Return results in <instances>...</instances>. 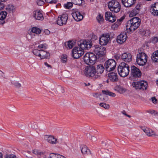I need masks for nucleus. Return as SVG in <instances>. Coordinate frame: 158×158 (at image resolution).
Masks as SVG:
<instances>
[{
	"instance_id": "obj_1",
	"label": "nucleus",
	"mask_w": 158,
	"mask_h": 158,
	"mask_svg": "<svg viewBox=\"0 0 158 158\" xmlns=\"http://www.w3.org/2000/svg\"><path fill=\"white\" fill-rule=\"evenodd\" d=\"M78 47H75L72 50V56L75 59H78L84 54L85 49L90 48L92 44L89 41L81 40L78 43Z\"/></svg>"
},
{
	"instance_id": "obj_2",
	"label": "nucleus",
	"mask_w": 158,
	"mask_h": 158,
	"mask_svg": "<svg viewBox=\"0 0 158 158\" xmlns=\"http://www.w3.org/2000/svg\"><path fill=\"white\" fill-rule=\"evenodd\" d=\"M118 71L119 75L121 77H124L128 75L130 72V67L127 64L122 62L118 66Z\"/></svg>"
},
{
	"instance_id": "obj_3",
	"label": "nucleus",
	"mask_w": 158,
	"mask_h": 158,
	"mask_svg": "<svg viewBox=\"0 0 158 158\" xmlns=\"http://www.w3.org/2000/svg\"><path fill=\"white\" fill-rule=\"evenodd\" d=\"M84 73L85 75L88 77H94L95 79L100 78V75L96 74V69L93 65L86 67L84 70Z\"/></svg>"
},
{
	"instance_id": "obj_4",
	"label": "nucleus",
	"mask_w": 158,
	"mask_h": 158,
	"mask_svg": "<svg viewBox=\"0 0 158 158\" xmlns=\"http://www.w3.org/2000/svg\"><path fill=\"white\" fill-rule=\"evenodd\" d=\"M97 60L96 56L93 53H87L84 56V60L87 64H93Z\"/></svg>"
},
{
	"instance_id": "obj_5",
	"label": "nucleus",
	"mask_w": 158,
	"mask_h": 158,
	"mask_svg": "<svg viewBox=\"0 0 158 158\" xmlns=\"http://www.w3.org/2000/svg\"><path fill=\"white\" fill-rule=\"evenodd\" d=\"M108 7L110 10L113 12L117 13L121 9V6L119 3L116 1H111L108 3Z\"/></svg>"
},
{
	"instance_id": "obj_6",
	"label": "nucleus",
	"mask_w": 158,
	"mask_h": 158,
	"mask_svg": "<svg viewBox=\"0 0 158 158\" xmlns=\"http://www.w3.org/2000/svg\"><path fill=\"white\" fill-rule=\"evenodd\" d=\"M131 85L137 90H143L147 89L148 83L147 82L142 81L133 82Z\"/></svg>"
},
{
	"instance_id": "obj_7",
	"label": "nucleus",
	"mask_w": 158,
	"mask_h": 158,
	"mask_svg": "<svg viewBox=\"0 0 158 158\" xmlns=\"http://www.w3.org/2000/svg\"><path fill=\"white\" fill-rule=\"evenodd\" d=\"M147 55L145 53L141 52L137 54L136 61L138 65L143 66L147 62Z\"/></svg>"
},
{
	"instance_id": "obj_8",
	"label": "nucleus",
	"mask_w": 158,
	"mask_h": 158,
	"mask_svg": "<svg viewBox=\"0 0 158 158\" xmlns=\"http://www.w3.org/2000/svg\"><path fill=\"white\" fill-rule=\"evenodd\" d=\"M104 65L106 70L110 72L114 69L116 66V62L113 59H109L106 61Z\"/></svg>"
},
{
	"instance_id": "obj_9",
	"label": "nucleus",
	"mask_w": 158,
	"mask_h": 158,
	"mask_svg": "<svg viewBox=\"0 0 158 158\" xmlns=\"http://www.w3.org/2000/svg\"><path fill=\"white\" fill-rule=\"evenodd\" d=\"M110 40V35L109 34H103L99 39V43L101 45H105Z\"/></svg>"
},
{
	"instance_id": "obj_10",
	"label": "nucleus",
	"mask_w": 158,
	"mask_h": 158,
	"mask_svg": "<svg viewBox=\"0 0 158 158\" xmlns=\"http://www.w3.org/2000/svg\"><path fill=\"white\" fill-rule=\"evenodd\" d=\"M106 48L101 45L99 46L98 45H96L94 46V51L97 55L103 56L105 53Z\"/></svg>"
},
{
	"instance_id": "obj_11",
	"label": "nucleus",
	"mask_w": 158,
	"mask_h": 158,
	"mask_svg": "<svg viewBox=\"0 0 158 158\" xmlns=\"http://www.w3.org/2000/svg\"><path fill=\"white\" fill-rule=\"evenodd\" d=\"M68 18L67 14H63L58 17L57 20V24L60 26L65 25L66 24Z\"/></svg>"
},
{
	"instance_id": "obj_12",
	"label": "nucleus",
	"mask_w": 158,
	"mask_h": 158,
	"mask_svg": "<svg viewBox=\"0 0 158 158\" xmlns=\"http://www.w3.org/2000/svg\"><path fill=\"white\" fill-rule=\"evenodd\" d=\"M131 76L135 78H139L141 76L140 70L135 66H131Z\"/></svg>"
},
{
	"instance_id": "obj_13",
	"label": "nucleus",
	"mask_w": 158,
	"mask_h": 158,
	"mask_svg": "<svg viewBox=\"0 0 158 158\" xmlns=\"http://www.w3.org/2000/svg\"><path fill=\"white\" fill-rule=\"evenodd\" d=\"M139 26L138 23L134 24L131 23V21L127 22L126 27V29L129 32H133L137 29Z\"/></svg>"
},
{
	"instance_id": "obj_14",
	"label": "nucleus",
	"mask_w": 158,
	"mask_h": 158,
	"mask_svg": "<svg viewBox=\"0 0 158 158\" xmlns=\"http://www.w3.org/2000/svg\"><path fill=\"white\" fill-rule=\"evenodd\" d=\"M121 59L124 61L130 62L132 60V58L131 54L127 52L124 53L122 54Z\"/></svg>"
},
{
	"instance_id": "obj_15",
	"label": "nucleus",
	"mask_w": 158,
	"mask_h": 158,
	"mask_svg": "<svg viewBox=\"0 0 158 158\" xmlns=\"http://www.w3.org/2000/svg\"><path fill=\"white\" fill-rule=\"evenodd\" d=\"M127 37V35L125 32L121 33L117 36V41L119 44H122L126 41Z\"/></svg>"
},
{
	"instance_id": "obj_16",
	"label": "nucleus",
	"mask_w": 158,
	"mask_h": 158,
	"mask_svg": "<svg viewBox=\"0 0 158 158\" xmlns=\"http://www.w3.org/2000/svg\"><path fill=\"white\" fill-rule=\"evenodd\" d=\"M150 11L153 15L158 16V2H155L152 5Z\"/></svg>"
},
{
	"instance_id": "obj_17",
	"label": "nucleus",
	"mask_w": 158,
	"mask_h": 158,
	"mask_svg": "<svg viewBox=\"0 0 158 158\" xmlns=\"http://www.w3.org/2000/svg\"><path fill=\"white\" fill-rule=\"evenodd\" d=\"M140 128L142 130L146 133V135L148 136H158L156 135L154 132L152 130L149 129L148 128L145 127H140Z\"/></svg>"
},
{
	"instance_id": "obj_18",
	"label": "nucleus",
	"mask_w": 158,
	"mask_h": 158,
	"mask_svg": "<svg viewBox=\"0 0 158 158\" xmlns=\"http://www.w3.org/2000/svg\"><path fill=\"white\" fill-rule=\"evenodd\" d=\"M44 139L48 143L51 144H56L58 143L57 139L51 135L45 136Z\"/></svg>"
},
{
	"instance_id": "obj_19",
	"label": "nucleus",
	"mask_w": 158,
	"mask_h": 158,
	"mask_svg": "<svg viewBox=\"0 0 158 158\" xmlns=\"http://www.w3.org/2000/svg\"><path fill=\"white\" fill-rule=\"evenodd\" d=\"M72 15L77 21H79L81 20L83 18V16L77 10H76L72 13Z\"/></svg>"
},
{
	"instance_id": "obj_20",
	"label": "nucleus",
	"mask_w": 158,
	"mask_h": 158,
	"mask_svg": "<svg viewBox=\"0 0 158 158\" xmlns=\"http://www.w3.org/2000/svg\"><path fill=\"white\" fill-rule=\"evenodd\" d=\"M105 18L107 19L111 23L114 22L116 19V17L115 15H112L111 12L110 11H107L105 13Z\"/></svg>"
},
{
	"instance_id": "obj_21",
	"label": "nucleus",
	"mask_w": 158,
	"mask_h": 158,
	"mask_svg": "<svg viewBox=\"0 0 158 158\" xmlns=\"http://www.w3.org/2000/svg\"><path fill=\"white\" fill-rule=\"evenodd\" d=\"M108 75L110 81L113 82L118 81V78L117 73L114 72L110 73H108Z\"/></svg>"
},
{
	"instance_id": "obj_22",
	"label": "nucleus",
	"mask_w": 158,
	"mask_h": 158,
	"mask_svg": "<svg viewBox=\"0 0 158 158\" xmlns=\"http://www.w3.org/2000/svg\"><path fill=\"white\" fill-rule=\"evenodd\" d=\"M140 4H138L131 11L129 15L131 17L134 16L138 14L140 10Z\"/></svg>"
},
{
	"instance_id": "obj_23",
	"label": "nucleus",
	"mask_w": 158,
	"mask_h": 158,
	"mask_svg": "<svg viewBox=\"0 0 158 158\" xmlns=\"http://www.w3.org/2000/svg\"><path fill=\"white\" fill-rule=\"evenodd\" d=\"M136 0H122V3L126 7H131L135 3Z\"/></svg>"
},
{
	"instance_id": "obj_24",
	"label": "nucleus",
	"mask_w": 158,
	"mask_h": 158,
	"mask_svg": "<svg viewBox=\"0 0 158 158\" xmlns=\"http://www.w3.org/2000/svg\"><path fill=\"white\" fill-rule=\"evenodd\" d=\"M34 17L37 20H43L44 18L43 14L40 10H37L34 12Z\"/></svg>"
},
{
	"instance_id": "obj_25",
	"label": "nucleus",
	"mask_w": 158,
	"mask_h": 158,
	"mask_svg": "<svg viewBox=\"0 0 158 158\" xmlns=\"http://www.w3.org/2000/svg\"><path fill=\"white\" fill-rule=\"evenodd\" d=\"M50 56V54L48 52L44 51L42 49L41 50L40 57L41 59L49 58Z\"/></svg>"
},
{
	"instance_id": "obj_26",
	"label": "nucleus",
	"mask_w": 158,
	"mask_h": 158,
	"mask_svg": "<svg viewBox=\"0 0 158 158\" xmlns=\"http://www.w3.org/2000/svg\"><path fill=\"white\" fill-rule=\"evenodd\" d=\"M81 151L83 154H86L90 156H91L90 150L88 149L87 147L85 145H83L81 146Z\"/></svg>"
},
{
	"instance_id": "obj_27",
	"label": "nucleus",
	"mask_w": 158,
	"mask_h": 158,
	"mask_svg": "<svg viewBox=\"0 0 158 158\" xmlns=\"http://www.w3.org/2000/svg\"><path fill=\"white\" fill-rule=\"evenodd\" d=\"M96 68V73L98 75L102 73L105 69L104 67L102 64L97 65Z\"/></svg>"
},
{
	"instance_id": "obj_28",
	"label": "nucleus",
	"mask_w": 158,
	"mask_h": 158,
	"mask_svg": "<svg viewBox=\"0 0 158 158\" xmlns=\"http://www.w3.org/2000/svg\"><path fill=\"white\" fill-rule=\"evenodd\" d=\"M7 13L5 11H2L0 13V20H2L0 22V23L3 24L5 23V21H3L6 18Z\"/></svg>"
},
{
	"instance_id": "obj_29",
	"label": "nucleus",
	"mask_w": 158,
	"mask_h": 158,
	"mask_svg": "<svg viewBox=\"0 0 158 158\" xmlns=\"http://www.w3.org/2000/svg\"><path fill=\"white\" fill-rule=\"evenodd\" d=\"M141 21L140 19L138 17H135L128 20V21H131V23L134 24L138 23V25H140Z\"/></svg>"
},
{
	"instance_id": "obj_30",
	"label": "nucleus",
	"mask_w": 158,
	"mask_h": 158,
	"mask_svg": "<svg viewBox=\"0 0 158 158\" xmlns=\"http://www.w3.org/2000/svg\"><path fill=\"white\" fill-rule=\"evenodd\" d=\"M115 90L121 94H122L126 91V89L125 88L120 86L115 87Z\"/></svg>"
},
{
	"instance_id": "obj_31",
	"label": "nucleus",
	"mask_w": 158,
	"mask_h": 158,
	"mask_svg": "<svg viewBox=\"0 0 158 158\" xmlns=\"http://www.w3.org/2000/svg\"><path fill=\"white\" fill-rule=\"evenodd\" d=\"M152 59L155 62H158V51L153 53L152 56Z\"/></svg>"
},
{
	"instance_id": "obj_32",
	"label": "nucleus",
	"mask_w": 158,
	"mask_h": 158,
	"mask_svg": "<svg viewBox=\"0 0 158 158\" xmlns=\"http://www.w3.org/2000/svg\"><path fill=\"white\" fill-rule=\"evenodd\" d=\"M6 10L9 13H13L15 11V8L13 5L10 4L7 6Z\"/></svg>"
},
{
	"instance_id": "obj_33",
	"label": "nucleus",
	"mask_w": 158,
	"mask_h": 158,
	"mask_svg": "<svg viewBox=\"0 0 158 158\" xmlns=\"http://www.w3.org/2000/svg\"><path fill=\"white\" fill-rule=\"evenodd\" d=\"M32 153L35 155L42 156L43 157L44 156L45 152L44 151L41 152L37 149H34L32 151Z\"/></svg>"
},
{
	"instance_id": "obj_34",
	"label": "nucleus",
	"mask_w": 158,
	"mask_h": 158,
	"mask_svg": "<svg viewBox=\"0 0 158 158\" xmlns=\"http://www.w3.org/2000/svg\"><path fill=\"white\" fill-rule=\"evenodd\" d=\"M102 92L103 94L108 95L113 97H114L116 96L115 94L110 92L108 90H102Z\"/></svg>"
},
{
	"instance_id": "obj_35",
	"label": "nucleus",
	"mask_w": 158,
	"mask_h": 158,
	"mask_svg": "<svg viewBox=\"0 0 158 158\" xmlns=\"http://www.w3.org/2000/svg\"><path fill=\"white\" fill-rule=\"evenodd\" d=\"M31 31L34 33L36 34H39L40 33L41 31L39 28L36 27H33L32 28Z\"/></svg>"
},
{
	"instance_id": "obj_36",
	"label": "nucleus",
	"mask_w": 158,
	"mask_h": 158,
	"mask_svg": "<svg viewBox=\"0 0 158 158\" xmlns=\"http://www.w3.org/2000/svg\"><path fill=\"white\" fill-rule=\"evenodd\" d=\"M65 45L67 48H72L74 45V42L72 41H69L65 43Z\"/></svg>"
},
{
	"instance_id": "obj_37",
	"label": "nucleus",
	"mask_w": 158,
	"mask_h": 158,
	"mask_svg": "<svg viewBox=\"0 0 158 158\" xmlns=\"http://www.w3.org/2000/svg\"><path fill=\"white\" fill-rule=\"evenodd\" d=\"M67 56L65 54H63L61 57V60L62 63H65L67 61Z\"/></svg>"
},
{
	"instance_id": "obj_38",
	"label": "nucleus",
	"mask_w": 158,
	"mask_h": 158,
	"mask_svg": "<svg viewBox=\"0 0 158 158\" xmlns=\"http://www.w3.org/2000/svg\"><path fill=\"white\" fill-rule=\"evenodd\" d=\"M41 49H34L33 50L32 52L35 56H38L40 57V51Z\"/></svg>"
},
{
	"instance_id": "obj_39",
	"label": "nucleus",
	"mask_w": 158,
	"mask_h": 158,
	"mask_svg": "<svg viewBox=\"0 0 158 158\" xmlns=\"http://www.w3.org/2000/svg\"><path fill=\"white\" fill-rule=\"evenodd\" d=\"M99 105L104 108L108 109L110 108V106L109 104H106L104 102L101 103L99 104Z\"/></svg>"
},
{
	"instance_id": "obj_40",
	"label": "nucleus",
	"mask_w": 158,
	"mask_h": 158,
	"mask_svg": "<svg viewBox=\"0 0 158 158\" xmlns=\"http://www.w3.org/2000/svg\"><path fill=\"white\" fill-rule=\"evenodd\" d=\"M97 19L98 22L100 23L102 22L104 20L103 17L101 14L98 15L97 17Z\"/></svg>"
},
{
	"instance_id": "obj_41",
	"label": "nucleus",
	"mask_w": 158,
	"mask_h": 158,
	"mask_svg": "<svg viewBox=\"0 0 158 158\" xmlns=\"http://www.w3.org/2000/svg\"><path fill=\"white\" fill-rule=\"evenodd\" d=\"M73 6V4L72 2H68L67 4L64 5V7L66 9H69L71 8Z\"/></svg>"
},
{
	"instance_id": "obj_42",
	"label": "nucleus",
	"mask_w": 158,
	"mask_h": 158,
	"mask_svg": "<svg viewBox=\"0 0 158 158\" xmlns=\"http://www.w3.org/2000/svg\"><path fill=\"white\" fill-rule=\"evenodd\" d=\"M61 155L59 154L52 153L50 155V158H60Z\"/></svg>"
},
{
	"instance_id": "obj_43",
	"label": "nucleus",
	"mask_w": 158,
	"mask_h": 158,
	"mask_svg": "<svg viewBox=\"0 0 158 158\" xmlns=\"http://www.w3.org/2000/svg\"><path fill=\"white\" fill-rule=\"evenodd\" d=\"M12 83L16 88H19L21 86V84L17 81H13Z\"/></svg>"
},
{
	"instance_id": "obj_44",
	"label": "nucleus",
	"mask_w": 158,
	"mask_h": 158,
	"mask_svg": "<svg viewBox=\"0 0 158 158\" xmlns=\"http://www.w3.org/2000/svg\"><path fill=\"white\" fill-rule=\"evenodd\" d=\"M5 78L6 77L4 73L0 70V81H3Z\"/></svg>"
},
{
	"instance_id": "obj_45",
	"label": "nucleus",
	"mask_w": 158,
	"mask_h": 158,
	"mask_svg": "<svg viewBox=\"0 0 158 158\" xmlns=\"http://www.w3.org/2000/svg\"><path fill=\"white\" fill-rule=\"evenodd\" d=\"M38 48L39 49H46L47 48V45L46 44H41L38 46Z\"/></svg>"
},
{
	"instance_id": "obj_46",
	"label": "nucleus",
	"mask_w": 158,
	"mask_h": 158,
	"mask_svg": "<svg viewBox=\"0 0 158 158\" xmlns=\"http://www.w3.org/2000/svg\"><path fill=\"white\" fill-rule=\"evenodd\" d=\"M74 4L76 5H80L82 4V0H72Z\"/></svg>"
},
{
	"instance_id": "obj_47",
	"label": "nucleus",
	"mask_w": 158,
	"mask_h": 158,
	"mask_svg": "<svg viewBox=\"0 0 158 158\" xmlns=\"http://www.w3.org/2000/svg\"><path fill=\"white\" fill-rule=\"evenodd\" d=\"M116 22L111 26V28L113 30L116 29L119 26V24H117Z\"/></svg>"
},
{
	"instance_id": "obj_48",
	"label": "nucleus",
	"mask_w": 158,
	"mask_h": 158,
	"mask_svg": "<svg viewBox=\"0 0 158 158\" xmlns=\"http://www.w3.org/2000/svg\"><path fill=\"white\" fill-rule=\"evenodd\" d=\"M45 1L48 3L52 4H55L57 2L56 0H45Z\"/></svg>"
},
{
	"instance_id": "obj_49",
	"label": "nucleus",
	"mask_w": 158,
	"mask_h": 158,
	"mask_svg": "<svg viewBox=\"0 0 158 158\" xmlns=\"http://www.w3.org/2000/svg\"><path fill=\"white\" fill-rule=\"evenodd\" d=\"M108 153L107 154H105L103 155V158H110V152L108 151Z\"/></svg>"
},
{
	"instance_id": "obj_50",
	"label": "nucleus",
	"mask_w": 158,
	"mask_h": 158,
	"mask_svg": "<svg viewBox=\"0 0 158 158\" xmlns=\"http://www.w3.org/2000/svg\"><path fill=\"white\" fill-rule=\"evenodd\" d=\"M152 41L153 43H156L158 41V38L157 37H153L152 39Z\"/></svg>"
},
{
	"instance_id": "obj_51",
	"label": "nucleus",
	"mask_w": 158,
	"mask_h": 158,
	"mask_svg": "<svg viewBox=\"0 0 158 158\" xmlns=\"http://www.w3.org/2000/svg\"><path fill=\"white\" fill-rule=\"evenodd\" d=\"M37 3L38 5L41 6L44 3V2L41 0H38L37 1Z\"/></svg>"
},
{
	"instance_id": "obj_52",
	"label": "nucleus",
	"mask_w": 158,
	"mask_h": 158,
	"mask_svg": "<svg viewBox=\"0 0 158 158\" xmlns=\"http://www.w3.org/2000/svg\"><path fill=\"white\" fill-rule=\"evenodd\" d=\"M149 113L151 114H153L154 115H158V113L156 112L155 110H150L148 112Z\"/></svg>"
},
{
	"instance_id": "obj_53",
	"label": "nucleus",
	"mask_w": 158,
	"mask_h": 158,
	"mask_svg": "<svg viewBox=\"0 0 158 158\" xmlns=\"http://www.w3.org/2000/svg\"><path fill=\"white\" fill-rule=\"evenodd\" d=\"M90 139L93 142H95L97 141L96 138L94 136H92Z\"/></svg>"
},
{
	"instance_id": "obj_54",
	"label": "nucleus",
	"mask_w": 158,
	"mask_h": 158,
	"mask_svg": "<svg viewBox=\"0 0 158 158\" xmlns=\"http://www.w3.org/2000/svg\"><path fill=\"white\" fill-rule=\"evenodd\" d=\"M6 158H16V157L14 155H7Z\"/></svg>"
},
{
	"instance_id": "obj_55",
	"label": "nucleus",
	"mask_w": 158,
	"mask_h": 158,
	"mask_svg": "<svg viewBox=\"0 0 158 158\" xmlns=\"http://www.w3.org/2000/svg\"><path fill=\"white\" fill-rule=\"evenodd\" d=\"M152 101L153 103L154 104L157 103V100L156 98L154 97H152Z\"/></svg>"
},
{
	"instance_id": "obj_56",
	"label": "nucleus",
	"mask_w": 158,
	"mask_h": 158,
	"mask_svg": "<svg viewBox=\"0 0 158 158\" xmlns=\"http://www.w3.org/2000/svg\"><path fill=\"white\" fill-rule=\"evenodd\" d=\"M4 7V4L1 2H0V10H2Z\"/></svg>"
},
{
	"instance_id": "obj_57",
	"label": "nucleus",
	"mask_w": 158,
	"mask_h": 158,
	"mask_svg": "<svg viewBox=\"0 0 158 158\" xmlns=\"http://www.w3.org/2000/svg\"><path fill=\"white\" fill-rule=\"evenodd\" d=\"M44 64L48 68H49L50 69H52V67L51 65L49 64L46 62H44Z\"/></svg>"
},
{
	"instance_id": "obj_58",
	"label": "nucleus",
	"mask_w": 158,
	"mask_h": 158,
	"mask_svg": "<svg viewBox=\"0 0 158 158\" xmlns=\"http://www.w3.org/2000/svg\"><path fill=\"white\" fill-rule=\"evenodd\" d=\"M93 96L96 98H98V96H99V95H98V93H94L93 94ZM99 95L100 96H102V95L101 94H100Z\"/></svg>"
},
{
	"instance_id": "obj_59",
	"label": "nucleus",
	"mask_w": 158,
	"mask_h": 158,
	"mask_svg": "<svg viewBox=\"0 0 158 158\" xmlns=\"http://www.w3.org/2000/svg\"><path fill=\"white\" fill-rule=\"evenodd\" d=\"M124 19V18L123 17H121V18H120V19H118V20L119 21H120V22H121H121Z\"/></svg>"
},
{
	"instance_id": "obj_60",
	"label": "nucleus",
	"mask_w": 158,
	"mask_h": 158,
	"mask_svg": "<svg viewBox=\"0 0 158 158\" xmlns=\"http://www.w3.org/2000/svg\"><path fill=\"white\" fill-rule=\"evenodd\" d=\"M116 23H117V24H119V26L121 23V22H120V21H119L118 19Z\"/></svg>"
},
{
	"instance_id": "obj_61",
	"label": "nucleus",
	"mask_w": 158,
	"mask_h": 158,
	"mask_svg": "<svg viewBox=\"0 0 158 158\" xmlns=\"http://www.w3.org/2000/svg\"><path fill=\"white\" fill-rule=\"evenodd\" d=\"M122 113L124 114L125 115L126 114H126V113L125 111H123L122 112Z\"/></svg>"
},
{
	"instance_id": "obj_62",
	"label": "nucleus",
	"mask_w": 158,
	"mask_h": 158,
	"mask_svg": "<svg viewBox=\"0 0 158 158\" xmlns=\"http://www.w3.org/2000/svg\"><path fill=\"white\" fill-rule=\"evenodd\" d=\"M0 158H2V154L0 152Z\"/></svg>"
},
{
	"instance_id": "obj_63",
	"label": "nucleus",
	"mask_w": 158,
	"mask_h": 158,
	"mask_svg": "<svg viewBox=\"0 0 158 158\" xmlns=\"http://www.w3.org/2000/svg\"><path fill=\"white\" fill-rule=\"evenodd\" d=\"M125 115L126 116H127V117H128L129 118H130L131 117V116H130V115H128V114H125Z\"/></svg>"
},
{
	"instance_id": "obj_64",
	"label": "nucleus",
	"mask_w": 158,
	"mask_h": 158,
	"mask_svg": "<svg viewBox=\"0 0 158 158\" xmlns=\"http://www.w3.org/2000/svg\"><path fill=\"white\" fill-rule=\"evenodd\" d=\"M60 158H66L63 156L61 155V156L60 157Z\"/></svg>"
}]
</instances>
